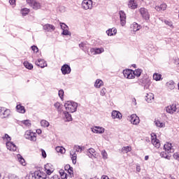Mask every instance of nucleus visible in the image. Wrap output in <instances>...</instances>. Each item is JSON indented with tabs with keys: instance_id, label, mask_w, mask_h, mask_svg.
<instances>
[{
	"instance_id": "nucleus-1",
	"label": "nucleus",
	"mask_w": 179,
	"mask_h": 179,
	"mask_svg": "<svg viewBox=\"0 0 179 179\" xmlns=\"http://www.w3.org/2000/svg\"><path fill=\"white\" fill-rule=\"evenodd\" d=\"M29 179H50V177L47 176V174L40 171H36L34 173H29Z\"/></svg>"
},
{
	"instance_id": "nucleus-2",
	"label": "nucleus",
	"mask_w": 179,
	"mask_h": 179,
	"mask_svg": "<svg viewBox=\"0 0 179 179\" xmlns=\"http://www.w3.org/2000/svg\"><path fill=\"white\" fill-rule=\"evenodd\" d=\"M64 107L67 113H75L78 108V103L76 102L68 101L65 104Z\"/></svg>"
},
{
	"instance_id": "nucleus-3",
	"label": "nucleus",
	"mask_w": 179,
	"mask_h": 179,
	"mask_svg": "<svg viewBox=\"0 0 179 179\" xmlns=\"http://www.w3.org/2000/svg\"><path fill=\"white\" fill-rule=\"evenodd\" d=\"M82 8L85 10L92 9L93 8V1L92 0H83L82 2Z\"/></svg>"
},
{
	"instance_id": "nucleus-4",
	"label": "nucleus",
	"mask_w": 179,
	"mask_h": 179,
	"mask_svg": "<svg viewBox=\"0 0 179 179\" xmlns=\"http://www.w3.org/2000/svg\"><path fill=\"white\" fill-rule=\"evenodd\" d=\"M24 136L26 139H29V141H33V142H36V141H37L36 134L31 132V131H27L25 132Z\"/></svg>"
},
{
	"instance_id": "nucleus-5",
	"label": "nucleus",
	"mask_w": 179,
	"mask_h": 179,
	"mask_svg": "<svg viewBox=\"0 0 179 179\" xmlns=\"http://www.w3.org/2000/svg\"><path fill=\"white\" fill-rule=\"evenodd\" d=\"M27 2L33 9H35V10L41 8V4L35 0H27Z\"/></svg>"
},
{
	"instance_id": "nucleus-6",
	"label": "nucleus",
	"mask_w": 179,
	"mask_h": 179,
	"mask_svg": "<svg viewBox=\"0 0 179 179\" xmlns=\"http://www.w3.org/2000/svg\"><path fill=\"white\" fill-rule=\"evenodd\" d=\"M151 142L152 145L157 149L160 148V141H159V139H157L155 133L151 134Z\"/></svg>"
},
{
	"instance_id": "nucleus-7",
	"label": "nucleus",
	"mask_w": 179,
	"mask_h": 179,
	"mask_svg": "<svg viewBox=\"0 0 179 179\" xmlns=\"http://www.w3.org/2000/svg\"><path fill=\"white\" fill-rule=\"evenodd\" d=\"M139 12L143 19L145 20H149L150 19V15H149V12H148V10L145 8H141L139 10Z\"/></svg>"
},
{
	"instance_id": "nucleus-8",
	"label": "nucleus",
	"mask_w": 179,
	"mask_h": 179,
	"mask_svg": "<svg viewBox=\"0 0 179 179\" xmlns=\"http://www.w3.org/2000/svg\"><path fill=\"white\" fill-rule=\"evenodd\" d=\"M123 75L126 79H135V76H134L131 69L124 70Z\"/></svg>"
},
{
	"instance_id": "nucleus-9",
	"label": "nucleus",
	"mask_w": 179,
	"mask_h": 179,
	"mask_svg": "<svg viewBox=\"0 0 179 179\" xmlns=\"http://www.w3.org/2000/svg\"><path fill=\"white\" fill-rule=\"evenodd\" d=\"M120 17V24L121 26H124L127 24V15L122 10L119 12Z\"/></svg>"
},
{
	"instance_id": "nucleus-10",
	"label": "nucleus",
	"mask_w": 179,
	"mask_h": 179,
	"mask_svg": "<svg viewBox=\"0 0 179 179\" xmlns=\"http://www.w3.org/2000/svg\"><path fill=\"white\" fill-rule=\"evenodd\" d=\"M131 124H133V125H138L139 122H141V120H139V117H138L136 115L133 114L130 116L129 120Z\"/></svg>"
},
{
	"instance_id": "nucleus-11",
	"label": "nucleus",
	"mask_w": 179,
	"mask_h": 179,
	"mask_svg": "<svg viewBox=\"0 0 179 179\" xmlns=\"http://www.w3.org/2000/svg\"><path fill=\"white\" fill-rule=\"evenodd\" d=\"M0 114L3 118H6L10 115V110L9 109H5V108H1Z\"/></svg>"
},
{
	"instance_id": "nucleus-12",
	"label": "nucleus",
	"mask_w": 179,
	"mask_h": 179,
	"mask_svg": "<svg viewBox=\"0 0 179 179\" xmlns=\"http://www.w3.org/2000/svg\"><path fill=\"white\" fill-rule=\"evenodd\" d=\"M91 129L92 132H93L94 134H104V131H106V129H104L103 127L97 126L92 128Z\"/></svg>"
},
{
	"instance_id": "nucleus-13",
	"label": "nucleus",
	"mask_w": 179,
	"mask_h": 179,
	"mask_svg": "<svg viewBox=\"0 0 179 179\" xmlns=\"http://www.w3.org/2000/svg\"><path fill=\"white\" fill-rule=\"evenodd\" d=\"M6 147L8 150H10V152H16V150H17V147H16V145L10 141L6 143Z\"/></svg>"
},
{
	"instance_id": "nucleus-14",
	"label": "nucleus",
	"mask_w": 179,
	"mask_h": 179,
	"mask_svg": "<svg viewBox=\"0 0 179 179\" xmlns=\"http://www.w3.org/2000/svg\"><path fill=\"white\" fill-rule=\"evenodd\" d=\"M166 112L169 114H174L176 111H177V106L176 104H172L171 106H169L166 108Z\"/></svg>"
},
{
	"instance_id": "nucleus-15",
	"label": "nucleus",
	"mask_w": 179,
	"mask_h": 179,
	"mask_svg": "<svg viewBox=\"0 0 179 179\" xmlns=\"http://www.w3.org/2000/svg\"><path fill=\"white\" fill-rule=\"evenodd\" d=\"M111 116L113 120H121V118H122V114L117 110H113L111 113Z\"/></svg>"
},
{
	"instance_id": "nucleus-16",
	"label": "nucleus",
	"mask_w": 179,
	"mask_h": 179,
	"mask_svg": "<svg viewBox=\"0 0 179 179\" xmlns=\"http://www.w3.org/2000/svg\"><path fill=\"white\" fill-rule=\"evenodd\" d=\"M164 148L167 152V153H173L174 152V149H173V145L170 143H166L164 145Z\"/></svg>"
},
{
	"instance_id": "nucleus-17",
	"label": "nucleus",
	"mask_w": 179,
	"mask_h": 179,
	"mask_svg": "<svg viewBox=\"0 0 179 179\" xmlns=\"http://www.w3.org/2000/svg\"><path fill=\"white\" fill-rule=\"evenodd\" d=\"M61 71L63 73V75H68L69 73H71V67L68 66L67 64H64L62 69Z\"/></svg>"
},
{
	"instance_id": "nucleus-18",
	"label": "nucleus",
	"mask_w": 179,
	"mask_h": 179,
	"mask_svg": "<svg viewBox=\"0 0 179 179\" xmlns=\"http://www.w3.org/2000/svg\"><path fill=\"white\" fill-rule=\"evenodd\" d=\"M128 6L129 9H136L138 8V3L135 0H129L128 2Z\"/></svg>"
},
{
	"instance_id": "nucleus-19",
	"label": "nucleus",
	"mask_w": 179,
	"mask_h": 179,
	"mask_svg": "<svg viewBox=\"0 0 179 179\" xmlns=\"http://www.w3.org/2000/svg\"><path fill=\"white\" fill-rule=\"evenodd\" d=\"M37 66H40V68H45L47 66V63L44 61V59H39L37 62H35Z\"/></svg>"
},
{
	"instance_id": "nucleus-20",
	"label": "nucleus",
	"mask_w": 179,
	"mask_h": 179,
	"mask_svg": "<svg viewBox=\"0 0 179 179\" xmlns=\"http://www.w3.org/2000/svg\"><path fill=\"white\" fill-rule=\"evenodd\" d=\"M88 156L89 157H91V159H93V157H94V159H96L98 155L96 154V150H94V149L90 148L88 150Z\"/></svg>"
},
{
	"instance_id": "nucleus-21",
	"label": "nucleus",
	"mask_w": 179,
	"mask_h": 179,
	"mask_svg": "<svg viewBox=\"0 0 179 179\" xmlns=\"http://www.w3.org/2000/svg\"><path fill=\"white\" fill-rule=\"evenodd\" d=\"M131 29L132 31L136 32L141 30V25L138 24L136 22H134L131 24Z\"/></svg>"
},
{
	"instance_id": "nucleus-22",
	"label": "nucleus",
	"mask_w": 179,
	"mask_h": 179,
	"mask_svg": "<svg viewBox=\"0 0 179 179\" xmlns=\"http://www.w3.org/2000/svg\"><path fill=\"white\" fill-rule=\"evenodd\" d=\"M44 30H46V31H54L55 30V27L52 24H46L43 26Z\"/></svg>"
},
{
	"instance_id": "nucleus-23",
	"label": "nucleus",
	"mask_w": 179,
	"mask_h": 179,
	"mask_svg": "<svg viewBox=\"0 0 179 179\" xmlns=\"http://www.w3.org/2000/svg\"><path fill=\"white\" fill-rule=\"evenodd\" d=\"M70 155L73 164H76V159H78V155H76L75 151H71Z\"/></svg>"
},
{
	"instance_id": "nucleus-24",
	"label": "nucleus",
	"mask_w": 179,
	"mask_h": 179,
	"mask_svg": "<svg viewBox=\"0 0 179 179\" xmlns=\"http://www.w3.org/2000/svg\"><path fill=\"white\" fill-rule=\"evenodd\" d=\"M145 100L148 103H152L155 100V95L152 93L147 94Z\"/></svg>"
},
{
	"instance_id": "nucleus-25",
	"label": "nucleus",
	"mask_w": 179,
	"mask_h": 179,
	"mask_svg": "<svg viewBox=\"0 0 179 179\" xmlns=\"http://www.w3.org/2000/svg\"><path fill=\"white\" fill-rule=\"evenodd\" d=\"M155 124L157 128H165L166 127V123L161 122L160 120H157L155 121Z\"/></svg>"
},
{
	"instance_id": "nucleus-26",
	"label": "nucleus",
	"mask_w": 179,
	"mask_h": 179,
	"mask_svg": "<svg viewBox=\"0 0 179 179\" xmlns=\"http://www.w3.org/2000/svg\"><path fill=\"white\" fill-rule=\"evenodd\" d=\"M155 9L157 12H160V10H166V9H167V4L162 3L160 6H155Z\"/></svg>"
},
{
	"instance_id": "nucleus-27",
	"label": "nucleus",
	"mask_w": 179,
	"mask_h": 179,
	"mask_svg": "<svg viewBox=\"0 0 179 179\" xmlns=\"http://www.w3.org/2000/svg\"><path fill=\"white\" fill-rule=\"evenodd\" d=\"M108 36H115L117 34V29L112 28L106 31Z\"/></svg>"
},
{
	"instance_id": "nucleus-28",
	"label": "nucleus",
	"mask_w": 179,
	"mask_h": 179,
	"mask_svg": "<svg viewBox=\"0 0 179 179\" xmlns=\"http://www.w3.org/2000/svg\"><path fill=\"white\" fill-rule=\"evenodd\" d=\"M17 159H18V162L22 164V166H26V161L24 160V158L22 157L20 155H17Z\"/></svg>"
},
{
	"instance_id": "nucleus-29",
	"label": "nucleus",
	"mask_w": 179,
	"mask_h": 179,
	"mask_svg": "<svg viewBox=\"0 0 179 179\" xmlns=\"http://www.w3.org/2000/svg\"><path fill=\"white\" fill-rule=\"evenodd\" d=\"M69 113H71V112H68L66 110L63 112L66 121H72V115H71V114H69Z\"/></svg>"
},
{
	"instance_id": "nucleus-30",
	"label": "nucleus",
	"mask_w": 179,
	"mask_h": 179,
	"mask_svg": "<svg viewBox=\"0 0 179 179\" xmlns=\"http://www.w3.org/2000/svg\"><path fill=\"white\" fill-rule=\"evenodd\" d=\"M142 73V69H136L135 71H132V74L134 75V78L136 76L137 78H139Z\"/></svg>"
},
{
	"instance_id": "nucleus-31",
	"label": "nucleus",
	"mask_w": 179,
	"mask_h": 179,
	"mask_svg": "<svg viewBox=\"0 0 179 179\" xmlns=\"http://www.w3.org/2000/svg\"><path fill=\"white\" fill-rule=\"evenodd\" d=\"M17 111L18 113H21V114H24L26 113V110L24 109V106H22L21 105H17L16 106Z\"/></svg>"
},
{
	"instance_id": "nucleus-32",
	"label": "nucleus",
	"mask_w": 179,
	"mask_h": 179,
	"mask_svg": "<svg viewBox=\"0 0 179 179\" xmlns=\"http://www.w3.org/2000/svg\"><path fill=\"white\" fill-rule=\"evenodd\" d=\"M166 86L169 89H170V90H174L176 84L174 83V81H169L166 83Z\"/></svg>"
},
{
	"instance_id": "nucleus-33",
	"label": "nucleus",
	"mask_w": 179,
	"mask_h": 179,
	"mask_svg": "<svg viewBox=\"0 0 179 179\" xmlns=\"http://www.w3.org/2000/svg\"><path fill=\"white\" fill-rule=\"evenodd\" d=\"M103 80H100V79H97L95 82L94 86L95 87H97L98 89L101 87V86H103Z\"/></svg>"
},
{
	"instance_id": "nucleus-34",
	"label": "nucleus",
	"mask_w": 179,
	"mask_h": 179,
	"mask_svg": "<svg viewBox=\"0 0 179 179\" xmlns=\"http://www.w3.org/2000/svg\"><path fill=\"white\" fill-rule=\"evenodd\" d=\"M54 106L59 113H62V105L59 102H56Z\"/></svg>"
},
{
	"instance_id": "nucleus-35",
	"label": "nucleus",
	"mask_w": 179,
	"mask_h": 179,
	"mask_svg": "<svg viewBox=\"0 0 179 179\" xmlns=\"http://www.w3.org/2000/svg\"><path fill=\"white\" fill-rule=\"evenodd\" d=\"M41 127H43V128H47L50 127V122L45 120H43L41 121Z\"/></svg>"
},
{
	"instance_id": "nucleus-36",
	"label": "nucleus",
	"mask_w": 179,
	"mask_h": 179,
	"mask_svg": "<svg viewBox=\"0 0 179 179\" xmlns=\"http://www.w3.org/2000/svg\"><path fill=\"white\" fill-rule=\"evenodd\" d=\"M101 155L103 160H107V159H108V154H107V151H106V150H102L101 152Z\"/></svg>"
},
{
	"instance_id": "nucleus-37",
	"label": "nucleus",
	"mask_w": 179,
	"mask_h": 179,
	"mask_svg": "<svg viewBox=\"0 0 179 179\" xmlns=\"http://www.w3.org/2000/svg\"><path fill=\"white\" fill-rule=\"evenodd\" d=\"M56 152H57V153H62V155L65 153L66 150L64 148V147L58 146V147H56Z\"/></svg>"
},
{
	"instance_id": "nucleus-38",
	"label": "nucleus",
	"mask_w": 179,
	"mask_h": 179,
	"mask_svg": "<svg viewBox=\"0 0 179 179\" xmlns=\"http://www.w3.org/2000/svg\"><path fill=\"white\" fill-rule=\"evenodd\" d=\"M164 23H165V24H166V26H168V27H170V29H173L174 28V25L173 24V22L165 20Z\"/></svg>"
},
{
	"instance_id": "nucleus-39",
	"label": "nucleus",
	"mask_w": 179,
	"mask_h": 179,
	"mask_svg": "<svg viewBox=\"0 0 179 179\" xmlns=\"http://www.w3.org/2000/svg\"><path fill=\"white\" fill-rule=\"evenodd\" d=\"M30 12V10L29 8H23L21 10V13L22 16H26V15H28Z\"/></svg>"
},
{
	"instance_id": "nucleus-40",
	"label": "nucleus",
	"mask_w": 179,
	"mask_h": 179,
	"mask_svg": "<svg viewBox=\"0 0 179 179\" xmlns=\"http://www.w3.org/2000/svg\"><path fill=\"white\" fill-rule=\"evenodd\" d=\"M161 157H164V159H168V160H170V157H171V155H167L165 152H162L160 154Z\"/></svg>"
},
{
	"instance_id": "nucleus-41",
	"label": "nucleus",
	"mask_w": 179,
	"mask_h": 179,
	"mask_svg": "<svg viewBox=\"0 0 179 179\" xmlns=\"http://www.w3.org/2000/svg\"><path fill=\"white\" fill-rule=\"evenodd\" d=\"M153 79L155 80H160V79H162V74H159L157 73H155L154 75H153Z\"/></svg>"
},
{
	"instance_id": "nucleus-42",
	"label": "nucleus",
	"mask_w": 179,
	"mask_h": 179,
	"mask_svg": "<svg viewBox=\"0 0 179 179\" xmlns=\"http://www.w3.org/2000/svg\"><path fill=\"white\" fill-rule=\"evenodd\" d=\"M24 66L25 68H27V69H31L33 68V64L29 63V62H24Z\"/></svg>"
},
{
	"instance_id": "nucleus-43",
	"label": "nucleus",
	"mask_w": 179,
	"mask_h": 179,
	"mask_svg": "<svg viewBox=\"0 0 179 179\" xmlns=\"http://www.w3.org/2000/svg\"><path fill=\"white\" fill-rule=\"evenodd\" d=\"M74 149L76 150V152H81L83 150H85V147H80L79 145H75Z\"/></svg>"
},
{
	"instance_id": "nucleus-44",
	"label": "nucleus",
	"mask_w": 179,
	"mask_h": 179,
	"mask_svg": "<svg viewBox=\"0 0 179 179\" xmlns=\"http://www.w3.org/2000/svg\"><path fill=\"white\" fill-rule=\"evenodd\" d=\"M45 171L46 173L47 177H49L48 176H51L52 173H54V169H45Z\"/></svg>"
},
{
	"instance_id": "nucleus-45",
	"label": "nucleus",
	"mask_w": 179,
	"mask_h": 179,
	"mask_svg": "<svg viewBox=\"0 0 179 179\" xmlns=\"http://www.w3.org/2000/svg\"><path fill=\"white\" fill-rule=\"evenodd\" d=\"M59 174H60L62 178H66V173H65L64 170L61 169L59 171Z\"/></svg>"
},
{
	"instance_id": "nucleus-46",
	"label": "nucleus",
	"mask_w": 179,
	"mask_h": 179,
	"mask_svg": "<svg viewBox=\"0 0 179 179\" xmlns=\"http://www.w3.org/2000/svg\"><path fill=\"white\" fill-rule=\"evenodd\" d=\"M123 152H125V153H128V152H131L132 150V148L130 146L124 147L122 148Z\"/></svg>"
},
{
	"instance_id": "nucleus-47",
	"label": "nucleus",
	"mask_w": 179,
	"mask_h": 179,
	"mask_svg": "<svg viewBox=\"0 0 179 179\" xmlns=\"http://www.w3.org/2000/svg\"><path fill=\"white\" fill-rule=\"evenodd\" d=\"M101 52H104V48H95V55L101 54Z\"/></svg>"
},
{
	"instance_id": "nucleus-48",
	"label": "nucleus",
	"mask_w": 179,
	"mask_h": 179,
	"mask_svg": "<svg viewBox=\"0 0 179 179\" xmlns=\"http://www.w3.org/2000/svg\"><path fill=\"white\" fill-rule=\"evenodd\" d=\"M22 124H24V125H25L26 127H30V125H31L30 121L27 120L22 121Z\"/></svg>"
},
{
	"instance_id": "nucleus-49",
	"label": "nucleus",
	"mask_w": 179,
	"mask_h": 179,
	"mask_svg": "<svg viewBox=\"0 0 179 179\" xmlns=\"http://www.w3.org/2000/svg\"><path fill=\"white\" fill-rule=\"evenodd\" d=\"M62 34L64 36H70L71 33L69 32V31H68V29H63Z\"/></svg>"
},
{
	"instance_id": "nucleus-50",
	"label": "nucleus",
	"mask_w": 179,
	"mask_h": 179,
	"mask_svg": "<svg viewBox=\"0 0 179 179\" xmlns=\"http://www.w3.org/2000/svg\"><path fill=\"white\" fill-rule=\"evenodd\" d=\"M51 169H54L51 164H47L45 165V170H51Z\"/></svg>"
},
{
	"instance_id": "nucleus-51",
	"label": "nucleus",
	"mask_w": 179,
	"mask_h": 179,
	"mask_svg": "<svg viewBox=\"0 0 179 179\" xmlns=\"http://www.w3.org/2000/svg\"><path fill=\"white\" fill-rule=\"evenodd\" d=\"M66 168H69V174H73V168L71 167V166H66Z\"/></svg>"
},
{
	"instance_id": "nucleus-52",
	"label": "nucleus",
	"mask_w": 179,
	"mask_h": 179,
	"mask_svg": "<svg viewBox=\"0 0 179 179\" xmlns=\"http://www.w3.org/2000/svg\"><path fill=\"white\" fill-rule=\"evenodd\" d=\"M59 96L62 99H64V90H59Z\"/></svg>"
},
{
	"instance_id": "nucleus-53",
	"label": "nucleus",
	"mask_w": 179,
	"mask_h": 179,
	"mask_svg": "<svg viewBox=\"0 0 179 179\" xmlns=\"http://www.w3.org/2000/svg\"><path fill=\"white\" fill-rule=\"evenodd\" d=\"M60 27L62 30L68 29V27L66 26V24H65V23H60Z\"/></svg>"
},
{
	"instance_id": "nucleus-54",
	"label": "nucleus",
	"mask_w": 179,
	"mask_h": 179,
	"mask_svg": "<svg viewBox=\"0 0 179 179\" xmlns=\"http://www.w3.org/2000/svg\"><path fill=\"white\" fill-rule=\"evenodd\" d=\"M106 88H102L100 91L101 96H106Z\"/></svg>"
},
{
	"instance_id": "nucleus-55",
	"label": "nucleus",
	"mask_w": 179,
	"mask_h": 179,
	"mask_svg": "<svg viewBox=\"0 0 179 179\" xmlns=\"http://www.w3.org/2000/svg\"><path fill=\"white\" fill-rule=\"evenodd\" d=\"M173 159H176V160H178L179 162V155L178 153L176 152L173 154Z\"/></svg>"
},
{
	"instance_id": "nucleus-56",
	"label": "nucleus",
	"mask_w": 179,
	"mask_h": 179,
	"mask_svg": "<svg viewBox=\"0 0 179 179\" xmlns=\"http://www.w3.org/2000/svg\"><path fill=\"white\" fill-rule=\"evenodd\" d=\"M31 49L34 51V52H38V48H37L36 46H32Z\"/></svg>"
},
{
	"instance_id": "nucleus-57",
	"label": "nucleus",
	"mask_w": 179,
	"mask_h": 179,
	"mask_svg": "<svg viewBox=\"0 0 179 179\" xmlns=\"http://www.w3.org/2000/svg\"><path fill=\"white\" fill-rule=\"evenodd\" d=\"M85 46H86V43H81L79 44L80 48H82L83 50L85 48Z\"/></svg>"
},
{
	"instance_id": "nucleus-58",
	"label": "nucleus",
	"mask_w": 179,
	"mask_h": 179,
	"mask_svg": "<svg viewBox=\"0 0 179 179\" xmlns=\"http://www.w3.org/2000/svg\"><path fill=\"white\" fill-rule=\"evenodd\" d=\"M41 153H42L43 157L45 159V157H47V153H45V151L44 150H41Z\"/></svg>"
},
{
	"instance_id": "nucleus-59",
	"label": "nucleus",
	"mask_w": 179,
	"mask_h": 179,
	"mask_svg": "<svg viewBox=\"0 0 179 179\" xmlns=\"http://www.w3.org/2000/svg\"><path fill=\"white\" fill-rule=\"evenodd\" d=\"M90 51L92 54H93L94 55H96V48H92Z\"/></svg>"
},
{
	"instance_id": "nucleus-60",
	"label": "nucleus",
	"mask_w": 179,
	"mask_h": 179,
	"mask_svg": "<svg viewBox=\"0 0 179 179\" xmlns=\"http://www.w3.org/2000/svg\"><path fill=\"white\" fill-rule=\"evenodd\" d=\"M15 0H9L10 5H15Z\"/></svg>"
},
{
	"instance_id": "nucleus-61",
	"label": "nucleus",
	"mask_w": 179,
	"mask_h": 179,
	"mask_svg": "<svg viewBox=\"0 0 179 179\" xmlns=\"http://www.w3.org/2000/svg\"><path fill=\"white\" fill-rule=\"evenodd\" d=\"M50 179H61V178H59V176H58L57 175H55Z\"/></svg>"
},
{
	"instance_id": "nucleus-62",
	"label": "nucleus",
	"mask_w": 179,
	"mask_h": 179,
	"mask_svg": "<svg viewBox=\"0 0 179 179\" xmlns=\"http://www.w3.org/2000/svg\"><path fill=\"white\" fill-rule=\"evenodd\" d=\"M136 171H138V173H140V171H141V166H139V165L136 166Z\"/></svg>"
},
{
	"instance_id": "nucleus-63",
	"label": "nucleus",
	"mask_w": 179,
	"mask_h": 179,
	"mask_svg": "<svg viewBox=\"0 0 179 179\" xmlns=\"http://www.w3.org/2000/svg\"><path fill=\"white\" fill-rule=\"evenodd\" d=\"M175 64H176V65H179V59H175Z\"/></svg>"
},
{
	"instance_id": "nucleus-64",
	"label": "nucleus",
	"mask_w": 179,
	"mask_h": 179,
	"mask_svg": "<svg viewBox=\"0 0 179 179\" xmlns=\"http://www.w3.org/2000/svg\"><path fill=\"white\" fill-rule=\"evenodd\" d=\"M101 179H110V178H108V176H103L101 177Z\"/></svg>"
}]
</instances>
